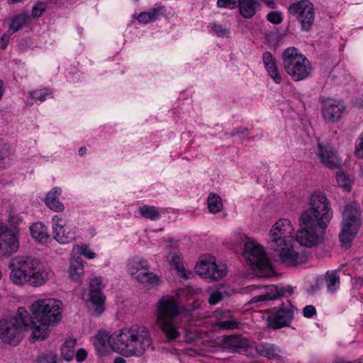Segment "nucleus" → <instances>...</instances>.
Wrapping results in <instances>:
<instances>
[{
	"instance_id": "41",
	"label": "nucleus",
	"mask_w": 363,
	"mask_h": 363,
	"mask_svg": "<svg viewBox=\"0 0 363 363\" xmlns=\"http://www.w3.org/2000/svg\"><path fill=\"white\" fill-rule=\"evenodd\" d=\"M50 94L51 91L49 89L35 90L30 93V96L33 99L39 100L40 101H43L45 99L46 96Z\"/></svg>"
},
{
	"instance_id": "33",
	"label": "nucleus",
	"mask_w": 363,
	"mask_h": 363,
	"mask_svg": "<svg viewBox=\"0 0 363 363\" xmlns=\"http://www.w3.org/2000/svg\"><path fill=\"white\" fill-rule=\"evenodd\" d=\"M112 338V335H108V334H98L96 337V341L94 342L95 347L99 350H105L106 347V344H108L111 348L113 350V345H116V341L113 342H111V339Z\"/></svg>"
},
{
	"instance_id": "21",
	"label": "nucleus",
	"mask_w": 363,
	"mask_h": 363,
	"mask_svg": "<svg viewBox=\"0 0 363 363\" xmlns=\"http://www.w3.org/2000/svg\"><path fill=\"white\" fill-rule=\"evenodd\" d=\"M134 337V356H142L145 350L152 345V340L150 330L143 325H136L135 334Z\"/></svg>"
},
{
	"instance_id": "25",
	"label": "nucleus",
	"mask_w": 363,
	"mask_h": 363,
	"mask_svg": "<svg viewBox=\"0 0 363 363\" xmlns=\"http://www.w3.org/2000/svg\"><path fill=\"white\" fill-rule=\"evenodd\" d=\"M286 292V289H279L274 286H269L267 287L265 293L252 297L249 303L252 304L259 302H264L266 301L278 299L282 296H284Z\"/></svg>"
},
{
	"instance_id": "8",
	"label": "nucleus",
	"mask_w": 363,
	"mask_h": 363,
	"mask_svg": "<svg viewBox=\"0 0 363 363\" xmlns=\"http://www.w3.org/2000/svg\"><path fill=\"white\" fill-rule=\"evenodd\" d=\"M309 205L310 208L302 212L300 216H306L307 219L328 226L333 217V211L325 194L321 191L314 192L310 196Z\"/></svg>"
},
{
	"instance_id": "19",
	"label": "nucleus",
	"mask_w": 363,
	"mask_h": 363,
	"mask_svg": "<svg viewBox=\"0 0 363 363\" xmlns=\"http://www.w3.org/2000/svg\"><path fill=\"white\" fill-rule=\"evenodd\" d=\"M19 248V240L16 233L5 230V226L0 232V255L9 257Z\"/></svg>"
},
{
	"instance_id": "17",
	"label": "nucleus",
	"mask_w": 363,
	"mask_h": 363,
	"mask_svg": "<svg viewBox=\"0 0 363 363\" xmlns=\"http://www.w3.org/2000/svg\"><path fill=\"white\" fill-rule=\"evenodd\" d=\"M223 345L225 348L244 354L247 357H253L254 344L252 341L241 335H230L225 337Z\"/></svg>"
},
{
	"instance_id": "34",
	"label": "nucleus",
	"mask_w": 363,
	"mask_h": 363,
	"mask_svg": "<svg viewBox=\"0 0 363 363\" xmlns=\"http://www.w3.org/2000/svg\"><path fill=\"white\" fill-rule=\"evenodd\" d=\"M225 314L227 315L225 317L229 318L226 320H221V321L217 322L216 323V325L217 327H218L219 328L224 329V330H233V329L238 328L239 326L240 322L237 319L233 318L230 315V311H226Z\"/></svg>"
},
{
	"instance_id": "12",
	"label": "nucleus",
	"mask_w": 363,
	"mask_h": 363,
	"mask_svg": "<svg viewBox=\"0 0 363 363\" xmlns=\"http://www.w3.org/2000/svg\"><path fill=\"white\" fill-rule=\"evenodd\" d=\"M128 271L138 281L148 285H157L160 277L149 272V265L146 260L139 257H133L128 262Z\"/></svg>"
},
{
	"instance_id": "40",
	"label": "nucleus",
	"mask_w": 363,
	"mask_h": 363,
	"mask_svg": "<svg viewBox=\"0 0 363 363\" xmlns=\"http://www.w3.org/2000/svg\"><path fill=\"white\" fill-rule=\"evenodd\" d=\"M36 363H60L57 361V355L52 352H48L40 356Z\"/></svg>"
},
{
	"instance_id": "35",
	"label": "nucleus",
	"mask_w": 363,
	"mask_h": 363,
	"mask_svg": "<svg viewBox=\"0 0 363 363\" xmlns=\"http://www.w3.org/2000/svg\"><path fill=\"white\" fill-rule=\"evenodd\" d=\"M167 261L172 265L175 267V269L181 272L182 276L185 278H188L186 273H184V269L182 265V259L180 256L175 252H172L169 253L167 256Z\"/></svg>"
},
{
	"instance_id": "29",
	"label": "nucleus",
	"mask_w": 363,
	"mask_h": 363,
	"mask_svg": "<svg viewBox=\"0 0 363 363\" xmlns=\"http://www.w3.org/2000/svg\"><path fill=\"white\" fill-rule=\"evenodd\" d=\"M69 277L74 281H79L84 274V265L81 257L72 260L69 267Z\"/></svg>"
},
{
	"instance_id": "7",
	"label": "nucleus",
	"mask_w": 363,
	"mask_h": 363,
	"mask_svg": "<svg viewBox=\"0 0 363 363\" xmlns=\"http://www.w3.org/2000/svg\"><path fill=\"white\" fill-rule=\"evenodd\" d=\"M327 225H322L305 218H299V229L296 234V240L306 247H313L321 244Z\"/></svg>"
},
{
	"instance_id": "4",
	"label": "nucleus",
	"mask_w": 363,
	"mask_h": 363,
	"mask_svg": "<svg viewBox=\"0 0 363 363\" xmlns=\"http://www.w3.org/2000/svg\"><path fill=\"white\" fill-rule=\"evenodd\" d=\"M179 313L178 304L172 296H164L157 303L156 323L168 341L179 337L180 333L174 324Z\"/></svg>"
},
{
	"instance_id": "46",
	"label": "nucleus",
	"mask_w": 363,
	"mask_h": 363,
	"mask_svg": "<svg viewBox=\"0 0 363 363\" xmlns=\"http://www.w3.org/2000/svg\"><path fill=\"white\" fill-rule=\"evenodd\" d=\"M212 29L219 37L226 36L229 33L228 30L223 28L221 25L214 24L212 27Z\"/></svg>"
},
{
	"instance_id": "3",
	"label": "nucleus",
	"mask_w": 363,
	"mask_h": 363,
	"mask_svg": "<svg viewBox=\"0 0 363 363\" xmlns=\"http://www.w3.org/2000/svg\"><path fill=\"white\" fill-rule=\"evenodd\" d=\"M62 302L54 298L39 299L30 306L32 313L29 315L32 337L35 340H44L48 335L50 327L58 323L62 315Z\"/></svg>"
},
{
	"instance_id": "9",
	"label": "nucleus",
	"mask_w": 363,
	"mask_h": 363,
	"mask_svg": "<svg viewBox=\"0 0 363 363\" xmlns=\"http://www.w3.org/2000/svg\"><path fill=\"white\" fill-rule=\"evenodd\" d=\"M361 211L355 204L347 205L342 213V230L340 240L344 245L350 244L357 234L362 224Z\"/></svg>"
},
{
	"instance_id": "14",
	"label": "nucleus",
	"mask_w": 363,
	"mask_h": 363,
	"mask_svg": "<svg viewBox=\"0 0 363 363\" xmlns=\"http://www.w3.org/2000/svg\"><path fill=\"white\" fill-rule=\"evenodd\" d=\"M289 12L301 23L305 30H309L314 22V9L308 0H301L291 4L289 7Z\"/></svg>"
},
{
	"instance_id": "36",
	"label": "nucleus",
	"mask_w": 363,
	"mask_h": 363,
	"mask_svg": "<svg viewBox=\"0 0 363 363\" xmlns=\"http://www.w3.org/2000/svg\"><path fill=\"white\" fill-rule=\"evenodd\" d=\"M140 214L145 218L156 220L160 217V213L155 206L143 205L139 208Z\"/></svg>"
},
{
	"instance_id": "15",
	"label": "nucleus",
	"mask_w": 363,
	"mask_h": 363,
	"mask_svg": "<svg viewBox=\"0 0 363 363\" xmlns=\"http://www.w3.org/2000/svg\"><path fill=\"white\" fill-rule=\"evenodd\" d=\"M294 307L289 303H283L268 316L267 326L273 330L289 326L294 318Z\"/></svg>"
},
{
	"instance_id": "20",
	"label": "nucleus",
	"mask_w": 363,
	"mask_h": 363,
	"mask_svg": "<svg viewBox=\"0 0 363 363\" xmlns=\"http://www.w3.org/2000/svg\"><path fill=\"white\" fill-rule=\"evenodd\" d=\"M345 111V106L341 101L328 98L322 101V114L328 122L338 121Z\"/></svg>"
},
{
	"instance_id": "6",
	"label": "nucleus",
	"mask_w": 363,
	"mask_h": 363,
	"mask_svg": "<svg viewBox=\"0 0 363 363\" xmlns=\"http://www.w3.org/2000/svg\"><path fill=\"white\" fill-rule=\"evenodd\" d=\"M283 66L294 81L306 78L311 73V67L308 59L299 53L295 48H289L282 54Z\"/></svg>"
},
{
	"instance_id": "38",
	"label": "nucleus",
	"mask_w": 363,
	"mask_h": 363,
	"mask_svg": "<svg viewBox=\"0 0 363 363\" xmlns=\"http://www.w3.org/2000/svg\"><path fill=\"white\" fill-rule=\"evenodd\" d=\"M325 281L327 288L330 291H334L339 287L340 277L335 272H327Z\"/></svg>"
},
{
	"instance_id": "26",
	"label": "nucleus",
	"mask_w": 363,
	"mask_h": 363,
	"mask_svg": "<svg viewBox=\"0 0 363 363\" xmlns=\"http://www.w3.org/2000/svg\"><path fill=\"white\" fill-rule=\"evenodd\" d=\"M61 193L62 190L59 187H55L48 193L45 203L50 209L57 212H62L64 210L63 203L57 199Z\"/></svg>"
},
{
	"instance_id": "52",
	"label": "nucleus",
	"mask_w": 363,
	"mask_h": 363,
	"mask_svg": "<svg viewBox=\"0 0 363 363\" xmlns=\"http://www.w3.org/2000/svg\"><path fill=\"white\" fill-rule=\"evenodd\" d=\"M200 302L199 301H195L192 303V308L193 309H197L200 307Z\"/></svg>"
},
{
	"instance_id": "49",
	"label": "nucleus",
	"mask_w": 363,
	"mask_h": 363,
	"mask_svg": "<svg viewBox=\"0 0 363 363\" xmlns=\"http://www.w3.org/2000/svg\"><path fill=\"white\" fill-rule=\"evenodd\" d=\"M80 254L89 259H93L95 257V253L91 252L86 245H84L81 247Z\"/></svg>"
},
{
	"instance_id": "44",
	"label": "nucleus",
	"mask_w": 363,
	"mask_h": 363,
	"mask_svg": "<svg viewBox=\"0 0 363 363\" xmlns=\"http://www.w3.org/2000/svg\"><path fill=\"white\" fill-rule=\"evenodd\" d=\"M267 19L271 23H273L275 24L280 23L282 21V17H281V13L277 12V11L270 12L267 15Z\"/></svg>"
},
{
	"instance_id": "30",
	"label": "nucleus",
	"mask_w": 363,
	"mask_h": 363,
	"mask_svg": "<svg viewBox=\"0 0 363 363\" xmlns=\"http://www.w3.org/2000/svg\"><path fill=\"white\" fill-rule=\"evenodd\" d=\"M208 208L211 213L220 212L223 208L221 198L216 194L211 193L207 199Z\"/></svg>"
},
{
	"instance_id": "5",
	"label": "nucleus",
	"mask_w": 363,
	"mask_h": 363,
	"mask_svg": "<svg viewBox=\"0 0 363 363\" xmlns=\"http://www.w3.org/2000/svg\"><path fill=\"white\" fill-rule=\"evenodd\" d=\"M30 323L29 313L20 307L13 316L0 320V339L9 345H17L22 337V331Z\"/></svg>"
},
{
	"instance_id": "23",
	"label": "nucleus",
	"mask_w": 363,
	"mask_h": 363,
	"mask_svg": "<svg viewBox=\"0 0 363 363\" xmlns=\"http://www.w3.org/2000/svg\"><path fill=\"white\" fill-rule=\"evenodd\" d=\"M317 155L320 161L330 168L336 167L340 164V160L336 156L332 147L329 146H323L319 143Z\"/></svg>"
},
{
	"instance_id": "51",
	"label": "nucleus",
	"mask_w": 363,
	"mask_h": 363,
	"mask_svg": "<svg viewBox=\"0 0 363 363\" xmlns=\"http://www.w3.org/2000/svg\"><path fill=\"white\" fill-rule=\"evenodd\" d=\"M5 152L2 150H0V167L4 164Z\"/></svg>"
},
{
	"instance_id": "48",
	"label": "nucleus",
	"mask_w": 363,
	"mask_h": 363,
	"mask_svg": "<svg viewBox=\"0 0 363 363\" xmlns=\"http://www.w3.org/2000/svg\"><path fill=\"white\" fill-rule=\"evenodd\" d=\"M10 30H8L6 33L3 34L0 39V48L2 49H4L6 48L9 42V38L11 35Z\"/></svg>"
},
{
	"instance_id": "55",
	"label": "nucleus",
	"mask_w": 363,
	"mask_h": 363,
	"mask_svg": "<svg viewBox=\"0 0 363 363\" xmlns=\"http://www.w3.org/2000/svg\"><path fill=\"white\" fill-rule=\"evenodd\" d=\"M4 94V89H3V82L1 80H0V99H1Z\"/></svg>"
},
{
	"instance_id": "32",
	"label": "nucleus",
	"mask_w": 363,
	"mask_h": 363,
	"mask_svg": "<svg viewBox=\"0 0 363 363\" xmlns=\"http://www.w3.org/2000/svg\"><path fill=\"white\" fill-rule=\"evenodd\" d=\"M162 8H153L147 12H142L138 16V20L143 23H148L157 20L159 13L162 10Z\"/></svg>"
},
{
	"instance_id": "39",
	"label": "nucleus",
	"mask_w": 363,
	"mask_h": 363,
	"mask_svg": "<svg viewBox=\"0 0 363 363\" xmlns=\"http://www.w3.org/2000/svg\"><path fill=\"white\" fill-rule=\"evenodd\" d=\"M336 179L341 187L345 189L347 191H350L351 180L347 174L341 171L337 172L336 174Z\"/></svg>"
},
{
	"instance_id": "54",
	"label": "nucleus",
	"mask_w": 363,
	"mask_h": 363,
	"mask_svg": "<svg viewBox=\"0 0 363 363\" xmlns=\"http://www.w3.org/2000/svg\"><path fill=\"white\" fill-rule=\"evenodd\" d=\"M114 363H125V361L122 357H116L114 360Z\"/></svg>"
},
{
	"instance_id": "18",
	"label": "nucleus",
	"mask_w": 363,
	"mask_h": 363,
	"mask_svg": "<svg viewBox=\"0 0 363 363\" xmlns=\"http://www.w3.org/2000/svg\"><path fill=\"white\" fill-rule=\"evenodd\" d=\"M103 288L101 278L92 279L89 284V300L94 306L92 314L99 316L104 311L105 296L101 292Z\"/></svg>"
},
{
	"instance_id": "50",
	"label": "nucleus",
	"mask_w": 363,
	"mask_h": 363,
	"mask_svg": "<svg viewBox=\"0 0 363 363\" xmlns=\"http://www.w3.org/2000/svg\"><path fill=\"white\" fill-rule=\"evenodd\" d=\"M74 355L76 356L77 361L78 362H82L86 359L87 353L85 350L79 349Z\"/></svg>"
},
{
	"instance_id": "37",
	"label": "nucleus",
	"mask_w": 363,
	"mask_h": 363,
	"mask_svg": "<svg viewBox=\"0 0 363 363\" xmlns=\"http://www.w3.org/2000/svg\"><path fill=\"white\" fill-rule=\"evenodd\" d=\"M28 16L26 14H20L14 17L10 25L9 30L11 33L18 31L26 23Z\"/></svg>"
},
{
	"instance_id": "28",
	"label": "nucleus",
	"mask_w": 363,
	"mask_h": 363,
	"mask_svg": "<svg viewBox=\"0 0 363 363\" xmlns=\"http://www.w3.org/2000/svg\"><path fill=\"white\" fill-rule=\"evenodd\" d=\"M30 230L32 237L40 242H46L50 238L48 228L42 223L33 224Z\"/></svg>"
},
{
	"instance_id": "45",
	"label": "nucleus",
	"mask_w": 363,
	"mask_h": 363,
	"mask_svg": "<svg viewBox=\"0 0 363 363\" xmlns=\"http://www.w3.org/2000/svg\"><path fill=\"white\" fill-rule=\"evenodd\" d=\"M222 298H223L222 294L219 291H215V292L211 293V294L210 295V297L208 298V303L211 305H215L217 303H218L219 301H220L222 300Z\"/></svg>"
},
{
	"instance_id": "1",
	"label": "nucleus",
	"mask_w": 363,
	"mask_h": 363,
	"mask_svg": "<svg viewBox=\"0 0 363 363\" xmlns=\"http://www.w3.org/2000/svg\"><path fill=\"white\" fill-rule=\"evenodd\" d=\"M294 228L291 221L283 218L277 221L272 226L268 240V247L273 251L274 255L287 265L295 266L305 263L308 259V255L301 250L295 251L286 239L292 237Z\"/></svg>"
},
{
	"instance_id": "31",
	"label": "nucleus",
	"mask_w": 363,
	"mask_h": 363,
	"mask_svg": "<svg viewBox=\"0 0 363 363\" xmlns=\"http://www.w3.org/2000/svg\"><path fill=\"white\" fill-rule=\"evenodd\" d=\"M76 345L75 339L67 340L61 348V353L63 359L66 361H70L75 354L74 347Z\"/></svg>"
},
{
	"instance_id": "16",
	"label": "nucleus",
	"mask_w": 363,
	"mask_h": 363,
	"mask_svg": "<svg viewBox=\"0 0 363 363\" xmlns=\"http://www.w3.org/2000/svg\"><path fill=\"white\" fill-rule=\"evenodd\" d=\"M217 6L230 9L239 6L240 14L244 18H250L259 9L260 4L257 0H218Z\"/></svg>"
},
{
	"instance_id": "43",
	"label": "nucleus",
	"mask_w": 363,
	"mask_h": 363,
	"mask_svg": "<svg viewBox=\"0 0 363 363\" xmlns=\"http://www.w3.org/2000/svg\"><path fill=\"white\" fill-rule=\"evenodd\" d=\"M354 154L359 158H363V133L359 135L355 146Z\"/></svg>"
},
{
	"instance_id": "22",
	"label": "nucleus",
	"mask_w": 363,
	"mask_h": 363,
	"mask_svg": "<svg viewBox=\"0 0 363 363\" xmlns=\"http://www.w3.org/2000/svg\"><path fill=\"white\" fill-rule=\"evenodd\" d=\"M53 222V237L60 243H68L74 239V233L71 232H66L65 226V221L62 218L55 216L52 218Z\"/></svg>"
},
{
	"instance_id": "10",
	"label": "nucleus",
	"mask_w": 363,
	"mask_h": 363,
	"mask_svg": "<svg viewBox=\"0 0 363 363\" xmlns=\"http://www.w3.org/2000/svg\"><path fill=\"white\" fill-rule=\"evenodd\" d=\"M243 257L247 264L254 269L266 270L270 269L269 259L262 245L247 241L244 245Z\"/></svg>"
},
{
	"instance_id": "11",
	"label": "nucleus",
	"mask_w": 363,
	"mask_h": 363,
	"mask_svg": "<svg viewBox=\"0 0 363 363\" xmlns=\"http://www.w3.org/2000/svg\"><path fill=\"white\" fill-rule=\"evenodd\" d=\"M135 330L136 325H132L130 328H123L118 333L112 334L111 342L116 341V345H113V350L125 357L134 356Z\"/></svg>"
},
{
	"instance_id": "42",
	"label": "nucleus",
	"mask_w": 363,
	"mask_h": 363,
	"mask_svg": "<svg viewBox=\"0 0 363 363\" xmlns=\"http://www.w3.org/2000/svg\"><path fill=\"white\" fill-rule=\"evenodd\" d=\"M46 5L45 3H38L32 9V16L34 18L39 17L42 15L43 12L45 10Z\"/></svg>"
},
{
	"instance_id": "13",
	"label": "nucleus",
	"mask_w": 363,
	"mask_h": 363,
	"mask_svg": "<svg viewBox=\"0 0 363 363\" xmlns=\"http://www.w3.org/2000/svg\"><path fill=\"white\" fill-rule=\"evenodd\" d=\"M195 272L199 276L215 281L218 280L227 274L225 265H218L216 259L212 256L202 257L195 267Z\"/></svg>"
},
{
	"instance_id": "2",
	"label": "nucleus",
	"mask_w": 363,
	"mask_h": 363,
	"mask_svg": "<svg viewBox=\"0 0 363 363\" xmlns=\"http://www.w3.org/2000/svg\"><path fill=\"white\" fill-rule=\"evenodd\" d=\"M10 279L16 285L40 287L45 284L52 275L51 270L39 259L17 257L9 264Z\"/></svg>"
},
{
	"instance_id": "56",
	"label": "nucleus",
	"mask_w": 363,
	"mask_h": 363,
	"mask_svg": "<svg viewBox=\"0 0 363 363\" xmlns=\"http://www.w3.org/2000/svg\"><path fill=\"white\" fill-rule=\"evenodd\" d=\"M251 288H252V289H257V288H259V286H252Z\"/></svg>"
},
{
	"instance_id": "47",
	"label": "nucleus",
	"mask_w": 363,
	"mask_h": 363,
	"mask_svg": "<svg viewBox=\"0 0 363 363\" xmlns=\"http://www.w3.org/2000/svg\"><path fill=\"white\" fill-rule=\"evenodd\" d=\"M303 313L306 318H311L316 313V310L313 306L308 305L303 308Z\"/></svg>"
},
{
	"instance_id": "24",
	"label": "nucleus",
	"mask_w": 363,
	"mask_h": 363,
	"mask_svg": "<svg viewBox=\"0 0 363 363\" xmlns=\"http://www.w3.org/2000/svg\"><path fill=\"white\" fill-rule=\"evenodd\" d=\"M253 357L257 355L262 356L269 359H278L279 357L280 349L274 344L271 343H259L254 345Z\"/></svg>"
},
{
	"instance_id": "53",
	"label": "nucleus",
	"mask_w": 363,
	"mask_h": 363,
	"mask_svg": "<svg viewBox=\"0 0 363 363\" xmlns=\"http://www.w3.org/2000/svg\"><path fill=\"white\" fill-rule=\"evenodd\" d=\"M86 149L84 147H81L79 150V155L81 156L84 155L86 154Z\"/></svg>"
},
{
	"instance_id": "27",
	"label": "nucleus",
	"mask_w": 363,
	"mask_h": 363,
	"mask_svg": "<svg viewBox=\"0 0 363 363\" xmlns=\"http://www.w3.org/2000/svg\"><path fill=\"white\" fill-rule=\"evenodd\" d=\"M262 60L269 76L277 84L281 83V77L279 73L276 62L273 58L272 55L269 52H265L263 54Z\"/></svg>"
}]
</instances>
